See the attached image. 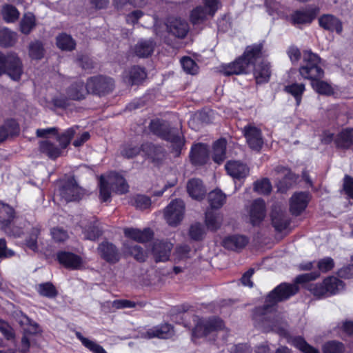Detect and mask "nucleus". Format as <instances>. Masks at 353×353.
<instances>
[{
	"label": "nucleus",
	"mask_w": 353,
	"mask_h": 353,
	"mask_svg": "<svg viewBox=\"0 0 353 353\" xmlns=\"http://www.w3.org/2000/svg\"><path fill=\"white\" fill-rule=\"evenodd\" d=\"M114 81L112 78L98 75L90 77L87 81V89L89 93L104 95L110 92L114 88Z\"/></svg>",
	"instance_id": "8"
},
{
	"label": "nucleus",
	"mask_w": 353,
	"mask_h": 353,
	"mask_svg": "<svg viewBox=\"0 0 353 353\" xmlns=\"http://www.w3.org/2000/svg\"><path fill=\"white\" fill-rule=\"evenodd\" d=\"M312 87L318 93L324 95H332L334 94V89L328 83L321 79L312 83Z\"/></svg>",
	"instance_id": "55"
},
{
	"label": "nucleus",
	"mask_w": 353,
	"mask_h": 353,
	"mask_svg": "<svg viewBox=\"0 0 353 353\" xmlns=\"http://www.w3.org/2000/svg\"><path fill=\"white\" fill-rule=\"evenodd\" d=\"M59 194L66 202L76 201L81 199L82 190L74 179H70L61 186Z\"/></svg>",
	"instance_id": "11"
},
{
	"label": "nucleus",
	"mask_w": 353,
	"mask_h": 353,
	"mask_svg": "<svg viewBox=\"0 0 353 353\" xmlns=\"http://www.w3.org/2000/svg\"><path fill=\"white\" fill-rule=\"evenodd\" d=\"M191 248L186 244L179 245L176 247L174 252V259L180 261L187 259L191 256Z\"/></svg>",
	"instance_id": "56"
},
{
	"label": "nucleus",
	"mask_w": 353,
	"mask_h": 353,
	"mask_svg": "<svg viewBox=\"0 0 353 353\" xmlns=\"http://www.w3.org/2000/svg\"><path fill=\"white\" fill-rule=\"evenodd\" d=\"M56 45L62 51L71 52L76 48L77 43L71 35L62 32L57 36Z\"/></svg>",
	"instance_id": "31"
},
{
	"label": "nucleus",
	"mask_w": 353,
	"mask_h": 353,
	"mask_svg": "<svg viewBox=\"0 0 353 353\" xmlns=\"http://www.w3.org/2000/svg\"><path fill=\"white\" fill-rule=\"evenodd\" d=\"M174 327L168 323L152 327L143 332L142 336L145 339H169L174 335Z\"/></svg>",
	"instance_id": "16"
},
{
	"label": "nucleus",
	"mask_w": 353,
	"mask_h": 353,
	"mask_svg": "<svg viewBox=\"0 0 353 353\" xmlns=\"http://www.w3.org/2000/svg\"><path fill=\"white\" fill-rule=\"evenodd\" d=\"M3 20L7 23H14L19 18L17 8L11 4H5L1 10Z\"/></svg>",
	"instance_id": "43"
},
{
	"label": "nucleus",
	"mask_w": 353,
	"mask_h": 353,
	"mask_svg": "<svg viewBox=\"0 0 353 353\" xmlns=\"http://www.w3.org/2000/svg\"><path fill=\"white\" fill-rule=\"evenodd\" d=\"M338 148H349L353 144V129L347 128L341 131L335 139Z\"/></svg>",
	"instance_id": "35"
},
{
	"label": "nucleus",
	"mask_w": 353,
	"mask_h": 353,
	"mask_svg": "<svg viewBox=\"0 0 353 353\" xmlns=\"http://www.w3.org/2000/svg\"><path fill=\"white\" fill-rule=\"evenodd\" d=\"M98 252L101 257L110 263H117L121 258V254L117 248L112 243L103 241L98 248Z\"/></svg>",
	"instance_id": "13"
},
{
	"label": "nucleus",
	"mask_w": 353,
	"mask_h": 353,
	"mask_svg": "<svg viewBox=\"0 0 353 353\" xmlns=\"http://www.w3.org/2000/svg\"><path fill=\"white\" fill-rule=\"evenodd\" d=\"M226 141L221 139L214 143L213 146V160L217 163H221L226 158Z\"/></svg>",
	"instance_id": "38"
},
{
	"label": "nucleus",
	"mask_w": 353,
	"mask_h": 353,
	"mask_svg": "<svg viewBox=\"0 0 353 353\" xmlns=\"http://www.w3.org/2000/svg\"><path fill=\"white\" fill-rule=\"evenodd\" d=\"M305 90V85L303 83H292L286 85L284 88L285 92L294 97L296 105H299L301 104L302 95Z\"/></svg>",
	"instance_id": "42"
},
{
	"label": "nucleus",
	"mask_w": 353,
	"mask_h": 353,
	"mask_svg": "<svg viewBox=\"0 0 353 353\" xmlns=\"http://www.w3.org/2000/svg\"><path fill=\"white\" fill-rule=\"evenodd\" d=\"M288 342L304 353H319L317 349L309 345L301 336L294 337Z\"/></svg>",
	"instance_id": "45"
},
{
	"label": "nucleus",
	"mask_w": 353,
	"mask_h": 353,
	"mask_svg": "<svg viewBox=\"0 0 353 353\" xmlns=\"http://www.w3.org/2000/svg\"><path fill=\"white\" fill-rule=\"evenodd\" d=\"M185 213V204L181 199H175L165 208L163 216L171 227H176L182 221Z\"/></svg>",
	"instance_id": "9"
},
{
	"label": "nucleus",
	"mask_w": 353,
	"mask_h": 353,
	"mask_svg": "<svg viewBox=\"0 0 353 353\" xmlns=\"http://www.w3.org/2000/svg\"><path fill=\"white\" fill-rule=\"evenodd\" d=\"M303 61L305 63V66H319L322 62L319 55L311 50L303 51Z\"/></svg>",
	"instance_id": "47"
},
{
	"label": "nucleus",
	"mask_w": 353,
	"mask_h": 353,
	"mask_svg": "<svg viewBox=\"0 0 353 353\" xmlns=\"http://www.w3.org/2000/svg\"><path fill=\"white\" fill-rule=\"evenodd\" d=\"M221 217L214 213L211 210H208L205 213V224L207 228L212 231H215L221 226Z\"/></svg>",
	"instance_id": "51"
},
{
	"label": "nucleus",
	"mask_w": 353,
	"mask_h": 353,
	"mask_svg": "<svg viewBox=\"0 0 353 353\" xmlns=\"http://www.w3.org/2000/svg\"><path fill=\"white\" fill-rule=\"evenodd\" d=\"M208 155V145L203 143H197L192 147L190 157L193 164L203 165L207 162Z\"/></svg>",
	"instance_id": "22"
},
{
	"label": "nucleus",
	"mask_w": 353,
	"mask_h": 353,
	"mask_svg": "<svg viewBox=\"0 0 353 353\" xmlns=\"http://www.w3.org/2000/svg\"><path fill=\"white\" fill-rule=\"evenodd\" d=\"M207 12L205 8L198 6L190 12V19L193 25L199 24L206 19Z\"/></svg>",
	"instance_id": "50"
},
{
	"label": "nucleus",
	"mask_w": 353,
	"mask_h": 353,
	"mask_svg": "<svg viewBox=\"0 0 353 353\" xmlns=\"http://www.w3.org/2000/svg\"><path fill=\"white\" fill-rule=\"evenodd\" d=\"M39 150L52 159H57L61 154V148L48 139L39 141Z\"/></svg>",
	"instance_id": "30"
},
{
	"label": "nucleus",
	"mask_w": 353,
	"mask_h": 353,
	"mask_svg": "<svg viewBox=\"0 0 353 353\" xmlns=\"http://www.w3.org/2000/svg\"><path fill=\"white\" fill-rule=\"evenodd\" d=\"M45 50L42 42L36 41L29 46V55L32 59L39 60L44 56Z\"/></svg>",
	"instance_id": "52"
},
{
	"label": "nucleus",
	"mask_w": 353,
	"mask_h": 353,
	"mask_svg": "<svg viewBox=\"0 0 353 353\" xmlns=\"http://www.w3.org/2000/svg\"><path fill=\"white\" fill-rule=\"evenodd\" d=\"M150 130L154 134L163 139L170 141L176 151H179L184 145V139L179 131L171 128L167 121L156 119L151 121Z\"/></svg>",
	"instance_id": "3"
},
{
	"label": "nucleus",
	"mask_w": 353,
	"mask_h": 353,
	"mask_svg": "<svg viewBox=\"0 0 353 353\" xmlns=\"http://www.w3.org/2000/svg\"><path fill=\"white\" fill-rule=\"evenodd\" d=\"M145 78L146 72L143 68H129L123 76L124 81L130 85L138 84Z\"/></svg>",
	"instance_id": "27"
},
{
	"label": "nucleus",
	"mask_w": 353,
	"mask_h": 353,
	"mask_svg": "<svg viewBox=\"0 0 353 353\" xmlns=\"http://www.w3.org/2000/svg\"><path fill=\"white\" fill-rule=\"evenodd\" d=\"M253 72L257 83L268 82L270 77L269 68H254Z\"/></svg>",
	"instance_id": "60"
},
{
	"label": "nucleus",
	"mask_w": 353,
	"mask_h": 353,
	"mask_svg": "<svg viewBox=\"0 0 353 353\" xmlns=\"http://www.w3.org/2000/svg\"><path fill=\"white\" fill-rule=\"evenodd\" d=\"M266 216V208L263 199L254 200L249 209L250 221L252 225H259Z\"/></svg>",
	"instance_id": "15"
},
{
	"label": "nucleus",
	"mask_w": 353,
	"mask_h": 353,
	"mask_svg": "<svg viewBox=\"0 0 353 353\" xmlns=\"http://www.w3.org/2000/svg\"><path fill=\"white\" fill-rule=\"evenodd\" d=\"M325 285L328 295L335 294L344 288L343 282L334 276H329L325 279Z\"/></svg>",
	"instance_id": "44"
},
{
	"label": "nucleus",
	"mask_w": 353,
	"mask_h": 353,
	"mask_svg": "<svg viewBox=\"0 0 353 353\" xmlns=\"http://www.w3.org/2000/svg\"><path fill=\"white\" fill-rule=\"evenodd\" d=\"M137 305L142 307L145 304L142 302H134L126 299H118L112 302V307L116 309L132 308Z\"/></svg>",
	"instance_id": "61"
},
{
	"label": "nucleus",
	"mask_w": 353,
	"mask_h": 353,
	"mask_svg": "<svg viewBox=\"0 0 353 353\" xmlns=\"http://www.w3.org/2000/svg\"><path fill=\"white\" fill-rule=\"evenodd\" d=\"M319 12L320 8L318 6L301 7L293 10L285 17V20L292 26L302 29L304 26L311 25Z\"/></svg>",
	"instance_id": "4"
},
{
	"label": "nucleus",
	"mask_w": 353,
	"mask_h": 353,
	"mask_svg": "<svg viewBox=\"0 0 353 353\" xmlns=\"http://www.w3.org/2000/svg\"><path fill=\"white\" fill-rule=\"evenodd\" d=\"M0 66H21V61L14 52L5 54L0 52Z\"/></svg>",
	"instance_id": "46"
},
{
	"label": "nucleus",
	"mask_w": 353,
	"mask_h": 353,
	"mask_svg": "<svg viewBox=\"0 0 353 353\" xmlns=\"http://www.w3.org/2000/svg\"><path fill=\"white\" fill-rule=\"evenodd\" d=\"M123 247L125 252L133 256L136 260L139 261H145L147 257L146 253L139 245L130 246L128 243H124Z\"/></svg>",
	"instance_id": "49"
},
{
	"label": "nucleus",
	"mask_w": 353,
	"mask_h": 353,
	"mask_svg": "<svg viewBox=\"0 0 353 353\" xmlns=\"http://www.w3.org/2000/svg\"><path fill=\"white\" fill-rule=\"evenodd\" d=\"M295 284L281 283L270 292L266 297L265 304L253 311V319L265 331L274 330L281 335L286 331L283 326L285 322L278 314L273 313L274 306L280 301L286 300L298 292Z\"/></svg>",
	"instance_id": "1"
},
{
	"label": "nucleus",
	"mask_w": 353,
	"mask_h": 353,
	"mask_svg": "<svg viewBox=\"0 0 353 353\" xmlns=\"http://www.w3.org/2000/svg\"><path fill=\"white\" fill-rule=\"evenodd\" d=\"M242 132L252 150L259 151L261 149L263 139L261 130L259 128L252 124H248L243 127Z\"/></svg>",
	"instance_id": "10"
},
{
	"label": "nucleus",
	"mask_w": 353,
	"mask_h": 353,
	"mask_svg": "<svg viewBox=\"0 0 353 353\" xmlns=\"http://www.w3.org/2000/svg\"><path fill=\"white\" fill-rule=\"evenodd\" d=\"M299 73L303 78L311 81V85L324 76V71L321 68H299Z\"/></svg>",
	"instance_id": "34"
},
{
	"label": "nucleus",
	"mask_w": 353,
	"mask_h": 353,
	"mask_svg": "<svg viewBox=\"0 0 353 353\" xmlns=\"http://www.w3.org/2000/svg\"><path fill=\"white\" fill-rule=\"evenodd\" d=\"M14 218V210L8 205H0V228L3 230L10 225Z\"/></svg>",
	"instance_id": "33"
},
{
	"label": "nucleus",
	"mask_w": 353,
	"mask_h": 353,
	"mask_svg": "<svg viewBox=\"0 0 353 353\" xmlns=\"http://www.w3.org/2000/svg\"><path fill=\"white\" fill-rule=\"evenodd\" d=\"M275 172L281 175L278 176V183L276 184L278 191L281 192H285L290 189L296 182L298 176L292 172V171L288 168L283 166H277L275 170Z\"/></svg>",
	"instance_id": "12"
},
{
	"label": "nucleus",
	"mask_w": 353,
	"mask_h": 353,
	"mask_svg": "<svg viewBox=\"0 0 353 353\" xmlns=\"http://www.w3.org/2000/svg\"><path fill=\"white\" fill-rule=\"evenodd\" d=\"M57 259L64 267L72 270L81 269L83 265V261L80 256L69 252H59Z\"/></svg>",
	"instance_id": "18"
},
{
	"label": "nucleus",
	"mask_w": 353,
	"mask_h": 353,
	"mask_svg": "<svg viewBox=\"0 0 353 353\" xmlns=\"http://www.w3.org/2000/svg\"><path fill=\"white\" fill-rule=\"evenodd\" d=\"M154 46L155 43L152 41H141L135 46V54L139 57H148L153 53Z\"/></svg>",
	"instance_id": "39"
},
{
	"label": "nucleus",
	"mask_w": 353,
	"mask_h": 353,
	"mask_svg": "<svg viewBox=\"0 0 353 353\" xmlns=\"http://www.w3.org/2000/svg\"><path fill=\"white\" fill-rule=\"evenodd\" d=\"M132 205L139 210H145L150 207L151 200L150 197L138 194L134 196L131 200Z\"/></svg>",
	"instance_id": "57"
},
{
	"label": "nucleus",
	"mask_w": 353,
	"mask_h": 353,
	"mask_svg": "<svg viewBox=\"0 0 353 353\" xmlns=\"http://www.w3.org/2000/svg\"><path fill=\"white\" fill-rule=\"evenodd\" d=\"M189 236L194 241H201L205 235V227L200 223H194L190 227Z\"/></svg>",
	"instance_id": "53"
},
{
	"label": "nucleus",
	"mask_w": 353,
	"mask_h": 353,
	"mask_svg": "<svg viewBox=\"0 0 353 353\" xmlns=\"http://www.w3.org/2000/svg\"><path fill=\"white\" fill-rule=\"evenodd\" d=\"M307 289L317 297L327 296L326 285H325V279L321 283L310 284Z\"/></svg>",
	"instance_id": "62"
},
{
	"label": "nucleus",
	"mask_w": 353,
	"mask_h": 353,
	"mask_svg": "<svg viewBox=\"0 0 353 353\" xmlns=\"http://www.w3.org/2000/svg\"><path fill=\"white\" fill-rule=\"evenodd\" d=\"M40 234V228L39 226L32 227L29 232L28 236L26 239V245L33 251L38 249L37 239Z\"/></svg>",
	"instance_id": "54"
},
{
	"label": "nucleus",
	"mask_w": 353,
	"mask_h": 353,
	"mask_svg": "<svg viewBox=\"0 0 353 353\" xmlns=\"http://www.w3.org/2000/svg\"><path fill=\"white\" fill-rule=\"evenodd\" d=\"M187 190L189 195L196 200L203 199L206 193V190L202 181L198 179H192L188 181Z\"/></svg>",
	"instance_id": "25"
},
{
	"label": "nucleus",
	"mask_w": 353,
	"mask_h": 353,
	"mask_svg": "<svg viewBox=\"0 0 353 353\" xmlns=\"http://www.w3.org/2000/svg\"><path fill=\"white\" fill-rule=\"evenodd\" d=\"M76 337L81 342L82 345L92 353H107L105 349L97 342L89 339L82 335L79 332L75 333Z\"/></svg>",
	"instance_id": "37"
},
{
	"label": "nucleus",
	"mask_w": 353,
	"mask_h": 353,
	"mask_svg": "<svg viewBox=\"0 0 353 353\" xmlns=\"http://www.w3.org/2000/svg\"><path fill=\"white\" fill-rule=\"evenodd\" d=\"M254 189L259 194H269L272 190V185L268 179H263L255 182Z\"/></svg>",
	"instance_id": "63"
},
{
	"label": "nucleus",
	"mask_w": 353,
	"mask_h": 353,
	"mask_svg": "<svg viewBox=\"0 0 353 353\" xmlns=\"http://www.w3.org/2000/svg\"><path fill=\"white\" fill-rule=\"evenodd\" d=\"M77 130H79V128L77 125L72 126L65 131L57 135V140L59 142V148L61 150L66 148L70 144L71 139L77 134Z\"/></svg>",
	"instance_id": "32"
},
{
	"label": "nucleus",
	"mask_w": 353,
	"mask_h": 353,
	"mask_svg": "<svg viewBox=\"0 0 353 353\" xmlns=\"http://www.w3.org/2000/svg\"><path fill=\"white\" fill-rule=\"evenodd\" d=\"M263 57V43H255L247 46L243 53L228 64H221V66H256V63Z\"/></svg>",
	"instance_id": "5"
},
{
	"label": "nucleus",
	"mask_w": 353,
	"mask_h": 353,
	"mask_svg": "<svg viewBox=\"0 0 353 353\" xmlns=\"http://www.w3.org/2000/svg\"><path fill=\"white\" fill-rule=\"evenodd\" d=\"M248 243V239L242 235H233L225 237L223 245L228 250H238L244 248Z\"/></svg>",
	"instance_id": "28"
},
{
	"label": "nucleus",
	"mask_w": 353,
	"mask_h": 353,
	"mask_svg": "<svg viewBox=\"0 0 353 353\" xmlns=\"http://www.w3.org/2000/svg\"><path fill=\"white\" fill-rule=\"evenodd\" d=\"M37 291L43 296L54 298L57 295V290L53 284L50 282H46L39 284L36 287Z\"/></svg>",
	"instance_id": "48"
},
{
	"label": "nucleus",
	"mask_w": 353,
	"mask_h": 353,
	"mask_svg": "<svg viewBox=\"0 0 353 353\" xmlns=\"http://www.w3.org/2000/svg\"><path fill=\"white\" fill-rule=\"evenodd\" d=\"M141 152L144 153V154L148 157L155 159L157 154L161 153L162 148L161 147L155 146L150 143H144L141 146V148L132 143H129L123 146L121 153L123 157L130 159L139 154Z\"/></svg>",
	"instance_id": "7"
},
{
	"label": "nucleus",
	"mask_w": 353,
	"mask_h": 353,
	"mask_svg": "<svg viewBox=\"0 0 353 353\" xmlns=\"http://www.w3.org/2000/svg\"><path fill=\"white\" fill-rule=\"evenodd\" d=\"M226 196L221 190L216 189L208 194V201L212 208H220L225 203Z\"/></svg>",
	"instance_id": "41"
},
{
	"label": "nucleus",
	"mask_w": 353,
	"mask_h": 353,
	"mask_svg": "<svg viewBox=\"0 0 353 353\" xmlns=\"http://www.w3.org/2000/svg\"><path fill=\"white\" fill-rule=\"evenodd\" d=\"M126 237L133 239L137 242L145 243L153 236V232L150 228H145L143 230L133 228H126L123 230Z\"/></svg>",
	"instance_id": "24"
},
{
	"label": "nucleus",
	"mask_w": 353,
	"mask_h": 353,
	"mask_svg": "<svg viewBox=\"0 0 353 353\" xmlns=\"http://www.w3.org/2000/svg\"><path fill=\"white\" fill-rule=\"evenodd\" d=\"M19 132V126L17 122L14 119L8 120L3 125H0V143Z\"/></svg>",
	"instance_id": "29"
},
{
	"label": "nucleus",
	"mask_w": 353,
	"mask_h": 353,
	"mask_svg": "<svg viewBox=\"0 0 353 353\" xmlns=\"http://www.w3.org/2000/svg\"><path fill=\"white\" fill-rule=\"evenodd\" d=\"M167 30L174 37L183 39L189 32V26L185 20L175 18L168 21Z\"/></svg>",
	"instance_id": "19"
},
{
	"label": "nucleus",
	"mask_w": 353,
	"mask_h": 353,
	"mask_svg": "<svg viewBox=\"0 0 353 353\" xmlns=\"http://www.w3.org/2000/svg\"><path fill=\"white\" fill-rule=\"evenodd\" d=\"M17 40L16 32L10 30L7 28L0 30V46L8 48L13 46Z\"/></svg>",
	"instance_id": "36"
},
{
	"label": "nucleus",
	"mask_w": 353,
	"mask_h": 353,
	"mask_svg": "<svg viewBox=\"0 0 353 353\" xmlns=\"http://www.w3.org/2000/svg\"><path fill=\"white\" fill-rule=\"evenodd\" d=\"M173 244L168 241H159L154 243L152 252L157 262L167 261L169 259Z\"/></svg>",
	"instance_id": "21"
},
{
	"label": "nucleus",
	"mask_w": 353,
	"mask_h": 353,
	"mask_svg": "<svg viewBox=\"0 0 353 353\" xmlns=\"http://www.w3.org/2000/svg\"><path fill=\"white\" fill-rule=\"evenodd\" d=\"M84 239L90 241H95L101 235V231L95 224H90L86 226L83 230Z\"/></svg>",
	"instance_id": "58"
},
{
	"label": "nucleus",
	"mask_w": 353,
	"mask_h": 353,
	"mask_svg": "<svg viewBox=\"0 0 353 353\" xmlns=\"http://www.w3.org/2000/svg\"><path fill=\"white\" fill-rule=\"evenodd\" d=\"M225 167L229 175L238 179L246 177L250 171L248 167L245 164L238 161H228L225 164Z\"/></svg>",
	"instance_id": "23"
},
{
	"label": "nucleus",
	"mask_w": 353,
	"mask_h": 353,
	"mask_svg": "<svg viewBox=\"0 0 353 353\" xmlns=\"http://www.w3.org/2000/svg\"><path fill=\"white\" fill-rule=\"evenodd\" d=\"M111 189L117 193L124 194L128 191V185L125 179L117 173H111L107 179L101 176L99 179V197L103 202L109 201Z\"/></svg>",
	"instance_id": "2"
},
{
	"label": "nucleus",
	"mask_w": 353,
	"mask_h": 353,
	"mask_svg": "<svg viewBox=\"0 0 353 353\" xmlns=\"http://www.w3.org/2000/svg\"><path fill=\"white\" fill-rule=\"evenodd\" d=\"M36 19L32 13L25 14L20 21V31L21 33L28 35L35 28Z\"/></svg>",
	"instance_id": "40"
},
{
	"label": "nucleus",
	"mask_w": 353,
	"mask_h": 353,
	"mask_svg": "<svg viewBox=\"0 0 353 353\" xmlns=\"http://www.w3.org/2000/svg\"><path fill=\"white\" fill-rule=\"evenodd\" d=\"M195 327L192 331L194 337L205 336L208 334L221 330L224 327L223 321L219 318L200 319L196 317Z\"/></svg>",
	"instance_id": "6"
},
{
	"label": "nucleus",
	"mask_w": 353,
	"mask_h": 353,
	"mask_svg": "<svg viewBox=\"0 0 353 353\" xmlns=\"http://www.w3.org/2000/svg\"><path fill=\"white\" fill-rule=\"evenodd\" d=\"M344 350L343 344L336 341H329L323 346V353H343Z\"/></svg>",
	"instance_id": "59"
},
{
	"label": "nucleus",
	"mask_w": 353,
	"mask_h": 353,
	"mask_svg": "<svg viewBox=\"0 0 353 353\" xmlns=\"http://www.w3.org/2000/svg\"><path fill=\"white\" fill-rule=\"evenodd\" d=\"M88 93L87 85L85 86L81 81L74 82L67 90L68 98L72 100L83 99Z\"/></svg>",
	"instance_id": "26"
},
{
	"label": "nucleus",
	"mask_w": 353,
	"mask_h": 353,
	"mask_svg": "<svg viewBox=\"0 0 353 353\" xmlns=\"http://www.w3.org/2000/svg\"><path fill=\"white\" fill-rule=\"evenodd\" d=\"M310 201L309 194L306 192L294 193L290 201V210L293 215L298 216L306 208Z\"/></svg>",
	"instance_id": "17"
},
{
	"label": "nucleus",
	"mask_w": 353,
	"mask_h": 353,
	"mask_svg": "<svg viewBox=\"0 0 353 353\" xmlns=\"http://www.w3.org/2000/svg\"><path fill=\"white\" fill-rule=\"evenodd\" d=\"M317 266L319 271L325 273L329 272L334 268V262L331 257H325L319 261Z\"/></svg>",
	"instance_id": "64"
},
{
	"label": "nucleus",
	"mask_w": 353,
	"mask_h": 353,
	"mask_svg": "<svg viewBox=\"0 0 353 353\" xmlns=\"http://www.w3.org/2000/svg\"><path fill=\"white\" fill-rule=\"evenodd\" d=\"M319 25L323 29L341 34L343 32V23L340 19L332 14H323L319 18Z\"/></svg>",
	"instance_id": "14"
},
{
	"label": "nucleus",
	"mask_w": 353,
	"mask_h": 353,
	"mask_svg": "<svg viewBox=\"0 0 353 353\" xmlns=\"http://www.w3.org/2000/svg\"><path fill=\"white\" fill-rule=\"evenodd\" d=\"M272 224L276 231L282 232L290 224V219L285 212L280 207H274L271 213Z\"/></svg>",
	"instance_id": "20"
}]
</instances>
